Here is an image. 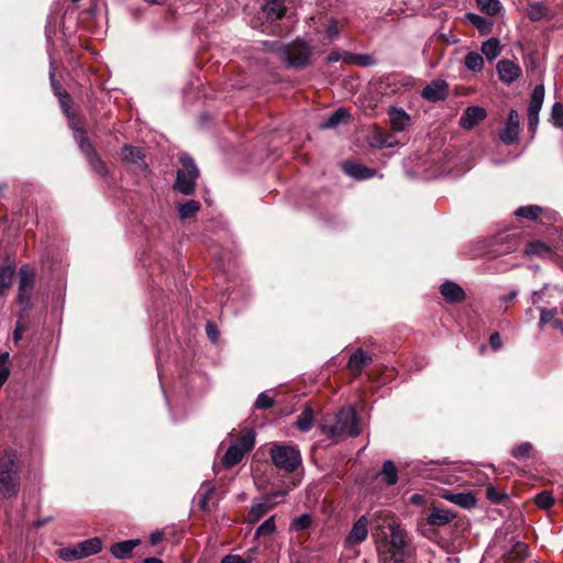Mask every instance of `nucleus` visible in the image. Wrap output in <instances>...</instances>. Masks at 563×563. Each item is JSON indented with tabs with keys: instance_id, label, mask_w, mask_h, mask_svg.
I'll use <instances>...</instances> for the list:
<instances>
[{
	"instance_id": "obj_1",
	"label": "nucleus",
	"mask_w": 563,
	"mask_h": 563,
	"mask_svg": "<svg viewBox=\"0 0 563 563\" xmlns=\"http://www.w3.org/2000/svg\"><path fill=\"white\" fill-rule=\"evenodd\" d=\"M382 563H407L409 551L405 530L394 518L387 515L384 522L377 525L373 533Z\"/></svg>"
},
{
	"instance_id": "obj_2",
	"label": "nucleus",
	"mask_w": 563,
	"mask_h": 563,
	"mask_svg": "<svg viewBox=\"0 0 563 563\" xmlns=\"http://www.w3.org/2000/svg\"><path fill=\"white\" fill-rule=\"evenodd\" d=\"M301 397L296 393L271 389L257 396L253 410H269L273 421L291 415L298 409Z\"/></svg>"
},
{
	"instance_id": "obj_3",
	"label": "nucleus",
	"mask_w": 563,
	"mask_h": 563,
	"mask_svg": "<svg viewBox=\"0 0 563 563\" xmlns=\"http://www.w3.org/2000/svg\"><path fill=\"white\" fill-rule=\"evenodd\" d=\"M279 55L287 68L303 70L311 65L312 47L305 40L297 38L283 45Z\"/></svg>"
},
{
	"instance_id": "obj_4",
	"label": "nucleus",
	"mask_w": 563,
	"mask_h": 563,
	"mask_svg": "<svg viewBox=\"0 0 563 563\" xmlns=\"http://www.w3.org/2000/svg\"><path fill=\"white\" fill-rule=\"evenodd\" d=\"M268 453L273 465L284 473H294L301 465V453L296 445L272 442Z\"/></svg>"
},
{
	"instance_id": "obj_5",
	"label": "nucleus",
	"mask_w": 563,
	"mask_h": 563,
	"mask_svg": "<svg viewBox=\"0 0 563 563\" xmlns=\"http://www.w3.org/2000/svg\"><path fill=\"white\" fill-rule=\"evenodd\" d=\"M19 286L16 302L20 307L21 316H29L33 308L32 296L36 283V273L29 264H24L19 269Z\"/></svg>"
},
{
	"instance_id": "obj_6",
	"label": "nucleus",
	"mask_w": 563,
	"mask_h": 563,
	"mask_svg": "<svg viewBox=\"0 0 563 563\" xmlns=\"http://www.w3.org/2000/svg\"><path fill=\"white\" fill-rule=\"evenodd\" d=\"M255 437L256 434L253 429H244L236 440L229 445L225 454L221 459V464L227 468L239 464L254 448Z\"/></svg>"
},
{
	"instance_id": "obj_7",
	"label": "nucleus",
	"mask_w": 563,
	"mask_h": 563,
	"mask_svg": "<svg viewBox=\"0 0 563 563\" xmlns=\"http://www.w3.org/2000/svg\"><path fill=\"white\" fill-rule=\"evenodd\" d=\"M289 489H279L265 494L258 501L253 503L249 511V522L255 523L262 519L276 505L284 501Z\"/></svg>"
},
{
	"instance_id": "obj_8",
	"label": "nucleus",
	"mask_w": 563,
	"mask_h": 563,
	"mask_svg": "<svg viewBox=\"0 0 563 563\" xmlns=\"http://www.w3.org/2000/svg\"><path fill=\"white\" fill-rule=\"evenodd\" d=\"M78 148L92 172H95L100 177H106L109 175L110 170L107 163L99 155L96 146L91 141L85 142L84 145L79 146Z\"/></svg>"
},
{
	"instance_id": "obj_9",
	"label": "nucleus",
	"mask_w": 563,
	"mask_h": 563,
	"mask_svg": "<svg viewBox=\"0 0 563 563\" xmlns=\"http://www.w3.org/2000/svg\"><path fill=\"white\" fill-rule=\"evenodd\" d=\"M368 418V407L366 402L358 400L355 405L342 406L338 411L334 422H363Z\"/></svg>"
},
{
	"instance_id": "obj_10",
	"label": "nucleus",
	"mask_w": 563,
	"mask_h": 563,
	"mask_svg": "<svg viewBox=\"0 0 563 563\" xmlns=\"http://www.w3.org/2000/svg\"><path fill=\"white\" fill-rule=\"evenodd\" d=\"M522 254L527 258L538 257L553 262H556L559 257L555 250L541 240H528L525 244Z\"/></svg>"
},
{
	"instance_id": "obj_11",
	"label": "nucleus",
	"mask_w": 563,
	"mask_h": 563,
	"mask_svg": "<svg viewBox=\"0 0 563 563\" xmlns=\"http://www.w3.org/2000/svg\"><path fill=\"white\" fill-rule=\"evenodd\" d=\"M369 520L362 515L352 526V529L344 539V547L351 549L361 544L367 539Z\"/></svg>"
},
{
	"instance_id": "obj_12",
	"label": "nucleus",
	"mask_w": 563,
	"mask_h": 563,
	"mask_svg": "<svg viewBox=\"0 0 563 563\" xmlns=\"http://www.w3.org/2000/svg\"><path fill=\"white\" fill-rule=\"evenodd\" d=\"M520 133V118L517 110L511 109L508 113L505 128L499 133L500 141L506 145H512L518 141Z\"/></svg>"
},
{
	"instance_id": "obj_13",
	"label": "nucleus",
	"mask_w": 563,
	"mask_h": 563,
	"mask_svg": "<svg viewBox=\"0 0 563 563\" xmlns=\"http://www.w3.org/2000/svg\"><path fill=\"white\" fill-rule=\"evenodd\" d=\"M321 432L334 442L341 441L345 437H357L361 433V424H320Z\"/></svg>"
},
{
	"instance_id": "obj_14",
	"label": "nucleus",
	"mask_w": 563,
	"mask_h": 563,
	"mask_svg": "<svg viewBox=\"0 0 563 563\" xmlns=\"http://www.w3.org/2000/svg\"><path fill=\"white\" fill-rule=\"evenodd\" d=\"M449 96V84L443 79H434L427 85L421 97L428 102L444 101Z\"/></svg>"
},
{
	"instance_id": "obj_15",
	"label": "nucleus",
	"mask_w": 563,
	"mask_h": 563,
	"mask_svg": "<svg viewBox=\"0 0 563 563\" xmlns=\"http://www.w3.org/2000/svg\"><path fill=\"white\" fill-rule=\"evenodd\" d=\"M66 118L68 128L73 131L74 140L76 141L78 147L84 145L85 142H90L85 125V119L78 112L75 111Z\"/></svg>"
},
{
	"instance_id": "obj_16",
	"label": "nucleus",
	"mask_w": 563,
	"mask_h": 563,
	"mask_svg": "<svg viewBox=\"0 0 563 563\" xmlns=\"http://www.w3.org/2000/svg\"><path fill=\"white\" fill-rule=\"evenodd\" d=\"M120 157L123 163L135 165L142 170L148 169V165L144 162L145 155L140 147L124 144L120 151Z\"/></svg>"
},
{
	"instance_id": "obj_17",
	"label": "nucleus",
	"mask_w": 563,
	"mask_h": 563,
	"mask_svg": "<svg viewBox=\"0 0 563 563\" xmlns=\"http://www.w3.org/2000/svg\"><path fill=\"white\" fill-rule=\"evenodd\" d=\"M487 117V111L479 106H470L467 107L461 119L460 125L465 130H472L479 122L484 121Z\"/></svg>"
},
{
	"instance_id": "obj_18",
	"label": "nucleus",
	"mask_w": 563,
	"mask_h": 563,
	"mask_svg": "<svg viewBox=\"0 0 563 563\" xmlns=\"http://www.w3.org/2000/svg\"><path fill=\"white\" fill-rule=\"evenodd\" d=\"M440 294L448 303H460L466 299L465 290L455 282L445 280L440 286Z\"/></svg>"
},
{
	"instance_id": "obj_19",
	"label": "nucleus",
	"mask_w": 563,
	"mask_h": 563,
	"mask_svg": "<svg viewBox=\"0 0 563 563\" xmlns=\"http://www.w3.org/2000/svg\"><path fill=\"white\" fill-rule=\"evenodd\" d=\"M497 73L500 81L511 84L521 75V68L510 59H501L497 64Z\"/></svg>"
},
{
	"instance_id": "obj_20",
	"label": "nucleus",
	"mask_w": 563,
	"mask_h": 563,
	"mask_svg": "<svg viewBox=\"0 0 563 563\" xmlns=\"http://www.w3.org/2000/svg\"><path fill=\"white\" fill-rule=\"evenodd\" d=\"M19 477L16 474H9L7 471H0V494L4 498H11L19 492Z\"/></svg>"
},
{
	"instance_id": "obj_21",
	"label": "nucleus",
	"mask_w": 563,
	"mask_h": 563,
	"mask_svg": "<svg viewBox=\"0 0 563 563\" xmlns=\"http://www.w3.org/2000/svg\"><path fill=\"white\" fill-rule=\"evenodd\" d=\"M373 358L364 350L357 349L351 354L347 368L353 373L354 376H358L362 371L372 363Z\"/></svg>"
},
{
	"instance_id": "obj_22",
	"label": "nucleus",
	"mask_w": 563,
	"mask_h": 563,
	"mask_svg": "<svg viewBox=\"0 0 563 563\" xmlns=\"http://www.w3.org/2000/svg\"><path fill=\"white\" fill-rule=\"evenodd\" d=\"M141 543L140 539H130L111 545L110 552L118 560H125L132 555L133 550Z\"/></svg>"
},
{
	"instance_id": "obj_23",
	"label": "nucleus",
	"mask_w": 563,
	"mask_h": 563,
	"mask_svg": "<svg viewBox=\"0 0 563 563\" xmlns=\"http://www.w3.org/2000/svg\"><path fill=\"white\" fill-rule=\"evenodd\" d=\"M393 131L402 132L410 122V115L401 108L390 107L388 110Z\"/></svg>"
},
{
	"instance_id": "obj_24",
	"label": "nucleus",
	"mask_w": 563,
	"mask_h": 563,
	"mask_svg": "<svg viewBox=\"0 0 563 563\" xmlns=\"http://www.w3.org/2000/svg\"><path fill=\"white\" fill-rule=\"evenodd\" d=\"M343 172L355 179H368L375 174L374 169L350 161L344 162Z\"/></svg>"
},
{
	"instance_id": "obj_25",
	"label": "nucleus",
	"mask_w": 563,
	"mask_h": 563,
	"mask_svg": "<svg viewBox=\"0 0 563 563\" xmlns=\"http://www.w3.org/2000/svg\"><path fill=\"white\" fill-rule=\"evenodd\" d=\"M196 178H190L185 170H177L174 189L185 196H191L196 192Z\"/></svg>"
},
{
	"instance_id": "obj_26",
	"label": "nucleus",
	"mask_w": 563,
	"mask_h": 563,
	"mask_svg": "<svg viewBox=\"0 0 563 563\" xmlns=\"http://www.w3.org/2000/svg\"><path fill=\"white\" fill-rule=\"evenodd\" d=\"M528 554V545L525 542L517 541L514 543L512 548L504 554V563H522Z\"/></svg>"
},
{
	"instance_id": "obj_27",
	"label": "nucleus",
	"mask_w": 563,
	"mask_h": 563,
	"mask_svg": "<svg viewBox=\"0 0 563 563\" xmlns=\"http://www.w3.org/2000/svg\"><path fill=\"white\" fill-rule=\"evenodd\" d=\"M14 273V261H8L7 264L0 266V297L4 296L7 290L11 287Z\"/></svg>"
},
{
	"instance_id": "obj_28",
	"label": "nucleus",
	"mask_w": 563,
	"mask_h": 563,
	"mask_svg": "<svg viewBox=\"0 0 563 563\" xmlns=\"http://www.w3.org/2000/svg\"><path fill=\"white\" fill-rule=\"evenodd\" d=\"M527 16L531 21L538 22L542 19L551 20L553 18V13L543 2H532L529 3L527 8Z\"/></svg>"
},
{
	"instance_id": "obj_29",
	"label": "nucleus",
	"mask_w": 563,
	"mask_h": 563,
	"mask_svg": "<svg viewBox=\"0 0 563 563\" xmlns=\"http://www.w3.org/2000/svg\"><path fill=\"white\" fill-rule=\"evenodd\" d=\"M464 18L474 27H476L482 35H488L493 30L494 22L490 19L484 18L472 12L465 13Z\"/></svg>"
},
{
	"instance_id": "obj_30",
	"label": "nucleus",
	"mask_w": 563,
	"mask_h": 563,
	"mask_svg": "<svg viewBox=\"0 0 563 563\" xmlns=\"http://www.w3.org/2000/svg\"><path fill=\"white\" fill-rule=\"evenodd\" d=\"M77 545L80 559L97 554L101 551L102 543L99 538H91L79 542Z\"/></svg>"
},
{
	"instance_id": "obj_31",
	"label": "nucleus",
	"mask_w": 563,
	"mask_h": 563,
	"mask_svg": "<svg viewBox=\"0 0 563 563\" xmlns=\"http://www.w3.org/2000/svg\"><path fill=\"white\" fill-rule=\"evenodd\" d=\"M445 498L449 501H451L464 509H472V508L476 507V504H477V500L472 493L449 494V495H445Z\"/></svg>"
},
{
	"instance_id": "obj_32",
	"label": "nucleus",
	"mask_w": 563,
	"mask_h": 563,
	"mask_svg": "<svg viewBox=\"0 0 563 563\" xmlns=\"http://www.w3.org/2000/svg\"><path fill=\"white\" fill-rule=\"evenodd\" d=\"M453 518H454V515L450 510H444V509L434 507L431 510V512L429 514L427 521L431 526L441 527V526H445L446 523L452 521Z\"/></svg>"
},
{
	"instance_id": "obj_33",
	"label": "nucleus",
	"mask_w": 563,
	"mask_h": 563,
	"mask_svg": "<svg viewBox=\"0 0 563 563\" xmlns=\"http://www.w3.org/2000/svg\"><path fill=\"white\" fill-rule=\"evenodd\" d=\"M544 86L537 85L531 93L530 102L528 106V114H539L544 100Z\"/></svg>"
},
{
	"instance_id": "obj_34",
	"label": "nucleus",
	"mask_w": 563,
	"mask_h": 563,
	"mask_svg": "<svg viewBox=\"0 0 563 563\" xmlns=\"http://www.w3.org/2000/svg\"><path fill=\"white\" fill-rule=\"evenodd\" d=\"M382 481L388 485H395L398 481V472L395 463L390 460H386L383 463L382 471L379 473Z\"/></svg>"
},
{
	"instance_id": "obj_35",
	"label": "nucleus",
	"mask_w": 563,
	"mask_h": 563,
	"mask_svg": "<svg viewBox=\"0 0 563 563\" xmlns=\"http://www.w3.org/2000/svg\"><path fill=\"white\" fill-rule=\"evenodd\" d=\"M350 118V113L345 108H339L327 118L320 126L322 129H333Z\"/></svg>"
},
{
	"instance_id": "obj_36",
	"label": "nucleus",
	"mask_w": 563,
	"mask_h": 563,
	"mask_svg": "<svg viewBox=\"0 0 563 563\" xmlns=\"http://www.w3.org/2000/svg\"><path fill=\"white\" fill-rule=\"evenodd\" d=\"M179 162L183 166L180 170H185L186 175L190 178L198 179L200 177V170L196 165L195 159L187 153H184L179 156Z\"/></svg>"
},
{
	"instance_id": "obj_37",
	"label": "nucleus",
	"mask_w": 563,
	"mask_h": 563,
	"mask_svg": "<svg viewBox=\"0 0 563 563\" xmlns=\"http://www.w3.org/2000/svg\"><path fill=\"white\" fill-rule=\"evenodd\" d=\"M482 53L488 60L495 59L500 54V42L497 37H490L482 44Z\"/></svg>"
},
{
	"instance_id": "obj_38",
	"label": "nucleus",
	"mask_w": 563,
	"mask_h": 563,
	"mask_svg": "<svg viewBox=\"0 0 563 563\" xmlns=\"http://www.w3.org/2000/svg\"><path fill=\"white\" fill-rule=\"evenodd\" d=\"M200 202L197 200H188L178 206V214L183 220L190 219L200 210Z\"/></svg>"
},
{
	"instance_id": "obj_39",
	"label": "nucleus",
	"mask_w": 563,
	"mask_h": 563,
	"mask_svg": "<svg viewBox=\"0 0 563 563\" xmlns=\"http://www.w3.org/2000/svg\"><path fill=\"white\" fill-rule=\"evenodd\" d=\"M372 140V145L379 148L393 147L397 143L393 134L384 131L375 132Z\"/></svg>"
},
{
	"instance_id": "obj_40",
	"label": "nucleus",
	"mask_w": 563,
	"mask_h": 563,
	"mask_svg": "<svg viewBox=\"0 0 563 563\" xmlns=\"http://www.w3.org/2000/svg\"><path fill=\"white\" fill-rule=\"evenodd\" d=\"M477 8L485 14L495 16L501 10L499 0H476Z\"/></svg>"
},
{
	"instance_id": "obj_41",
	"label": "nucleus",
	"mask_w": 563,
	"mask_h": 563,
	"mask_svg": "<svg viewBox=\"0 0 563 563\" xmlns=\"http://www.w3.org/2000/svg\"><path fill=\"white\" fill-rule=\"evenodd\" d=\"M464 65L468 70L473 73H478L484 67V58L481 54L476 52H470L466 54L464 58Z\"/></svg>"
},
{
	"instance_id": "obj_42",
	"label": "nucleus",
	"mask_w": 563,
	"mask_h": 563,
	"mask_svg": "<svg viewBox=\"0 0 563 563\" xmlns=\"http://www.w3.org/2000/svg\"><path fill=\"white\" fill-rule=\"evenodd\" d=\"M343 59L347 64H355L363 67L371 66L374 64L373 56L367 54H353L346 52L343 56Z\"/></svg>"
},
{
	"instance_id": "obj_43",
	"label": "nucleus",
	"mask_w": 563,
	"mask_h": 563,
	"mask_svg": "<svg viewBox=\"0 0 563 563\" xmlns=\"http://www.w3.org/2000/svg\"><path fill=\"white\" fill-rule=\"evenodd\" d=\"M263 12L266 15L267 20L277 21L280 20L286 14V8L284 4H272L265 3L263 7Z\"/></svg>"
},
{
	"instance_id": "obj_44",
	"label": "nucleus",
	"mask_w": 563,
	"mask_h": 563,
	"mask_svg": "<svg viewBox=\"0 0 563 563\" xmlns=\"http://www.w3.org/2000/svg\"><path fill=\"white\" fill-rule=\"evenodd\" d=\"M27 318L29 316H21V311H19L18 320L15 322V328L12 335V340L15 346H18L22 340L23 332L29 329Z\"/></svg>"
},
{
	"instance_id": "obj_45",
	"label": "nucleus",
	"mask_w": 563,
	"mask_h": 563,
	"mask_svg": "<svg viewBox=\"0 0 563 563\" xmlns=\"http://www.w3.org/2000/svg\"><path fill=\"white\" fill-rule=\"evenodd\" d=\"M558 313L556 307L551 309L540 308L539 328L543 330L548 324L553 327L554 320L558 319Z\"/></svg>"
},
{
	"instance_id": "obj_46",
	"label": "nucleus",
	"mask_w": 563,
	"mask_h": 563,
	"mask_svg": "<svg viewBox=\"0 0 563 563\" xmlns=\"http://www.w3.org/2000/svg\"><path fill=\"white\" fill-rule=\"evenodd\" d=\"M542 208L539 206H525L520 207L516 210L515 214L517 217L527 218L530 220H537L541 214Z\"/></svg>"
},
{
	"instance_id": "obj_47",
	"label": "nucleus",
	"mask_w": 563,
	"mask_h": 563,
	"mask_svg": "<svg viewBox=\"0 0 563 563\" xmlns=\"http://www.w3.org/2000/svg\"><path fill=\"white\" fill-rule=\"evenodd\" d=\"M532 450L533 445L530 442H522L511 450V455L515 459L522 461L530 456Z\"/></svg>"
},
{
	"instance_id": "obj_48",
	"label": "nucleus",
	"mask_w": 563,
	"mask_h": 563,
	"mask_svg": "<svg viewBox=\"0 0 563 563\" xmlns=\"http://www.w3.org/2000/svg\"><path fill=\"white\" fill-rule=\"evenodd\" d=\"M275 516H272L256 528L255 536L257 538L271 536L275 532Z\"/></svg>"
},
{
	"instance_id": "obj_49",
	"label": "nucleus",
	"mask_w": 563,
	"mask_h": 563,
	"mask_svg": "<svg viewBox=\"0 0 563 563\" xmlns=\"http://www.w3.org/2000/svg\"><path fill=\"white\" fill-rule=\"evenodd\" d=\"M550 121L555 128L563 129V104L555 102L551 109Z\"/></svg>"
},
{
	"instance_id": "obj_50",
	"label": "nucleus",
	"mask_w": 563,
	"mask_h": 563,
	"mask_svg": "<svg viewBox=\"0 0 563 563\" xmlns=\"http://www.w3.org/2000/svg\"><path fill=\"white\" fill-rule=\"evenodd\" d=\"M214 487L211 483H203L200 488V500L199 505L203 510L208 509V499L211 493L213 492Z\"/></svg>"
},
{
	"instance_id": "obj_51",
	"label": "nucleus",
	"mask_w": 563,
	"mask_h": 563,
	"mask_svg": "<svg viewBox=\"0 0 563 563\" xmlns=\"http://www.w3.org/2000/svg\"><path fill=\"white\" fill-rule=\"evenodd\" d=\"M302 408V412L297 417L295 422H313L314 419V410L311 406H308L307 402L299 406Z\"/></svg>"
},
{
	"instance_id": "obj_52",
	"label": "nucleus",
	"mask_w": 563,
	"mask_h": 563,
	"mask_svg": "<svg viewBox=\"0 0 563 563\" xmlns=\"http://www.w3.org/2000/svg\"><path fill=\"white\" fill-rule=\"evenodd\" d=\"M15 467V455L12 452H7L4 459L1 461L0 471H7L9 474H16Z\"/></svg>"
},
{
	"instance_id": "obj_53",
	"label": "nucleus",
	"mask_w": 563,
	"mask_h": 563,
	"mask_svg": "<svg viewBox=\"0 0 563 563\" xmlns=\"http://www.w3.org/2000/svg\"><path fill=\"white\" fill-rule=\"evenodd\" d=\"M486 496L494 504H500L507 497L505 492H498L492 485L487 486Z\"/></svg>"
},
{
	"instance_id": "obj_54",
	"label": "nucleus",
	"mask_w": 563,
	"mask_h": 563,
	"mask_svg": "<svg viewBox=\"0 0 563 563\" xmlns=\"http://www.w3.org/2000/svg\"><path fill=\"white\" fill-rule=\"evenodd\" d=\"M536 503L540 508L547 509L553 505L554 498L552 494L543 492L536 496Z\"/></svg>"
},
{
	"instance_id": "obj_55",
	"label": "nucleus",
	"mask_w": 563,
	"mask_h": 563,
	"mask_svg": "<svg viewBox=\"0 0 563 563\" xmlns=\"http://www.w3.org/2000/svg\"><path fill=\"white\" fill-rule=\"evenodd\" d=\"M311 526V517L308 514H302L298 518L294 519L292 528L295 530H306Z\"/></svg>"
},
{
	"instance_id": "obj_56",
	"label": "nucleus",
	"mask_w": 563,
	"mask_h": 563,
	"mask_svg": "<svg viewBox=\"0 0 563 563\" xmlns=\"http://www.w3.org/2000/svg\"><path fill=\"white\" fill-rule=\"evenodd\" d=\"M59 558L63 559L64 561L80 560L77 545L59 550Z\"/></svg>"
},
{
	"instance_id": "obj_57",
	"label": "nucleus",
	"mask_w": 563,
	"mask_h": 563,
	"mask_svg": "<svg viewBox=\"0 0 563 563\" xmlns=\"http://www.w3.org/2000/svg\"><path fill=\"white\" fill-rule=\"evenodd\" d=\"M59 107L65 117H68L71 112H74L70 108V103L73 98L69 93H65L62 97H58Z\"/></svg>"
},
{
	"instance_id": "obj_58",
	"label": "nucleus",
	"mask_w": 563,
	"mask_h": 563,
	"mask_svg": "<svg viewBox=\"0 0 563 563\" xmlns=\"http://www.w3.org/2000/svg\"><path fill=\"white\" fill-rule=\"evenodd\" d=\"M49 80H51V86H52V90L54 92V95L58 98V97H62L63 95L65 93H68L60 85V82L55 78V73L52 71L49 74Z\"/></svg>"
},
{
	"instance_id": "obj_59",
	"label": "nucleus",
	"mask_w": 563,
	"mask_h": 563,
	"mask_svg": "<svg viewBox=\"0 0 563 563\" xmlns=\"http://www.w3.org/2000/svg\"><path fill=\"white\" fill-rule=\"evenodd\" d=\"M325 33L330 40H334V38L339 37L340 30H339L338 21L335 19L330 20V22L327 26Z\"/></svg>"
},
{
	"instance_id": "obj_60",
	"label": "nucleus",
	"mask_w": 563,
	"mask_h": 563,
	"mask_svg": "<svg viewBox=\"0 0 563 563\" xmlns=\"http://www.w3.org/2000/svg\"><path fill=\"white\" fill-rule=\"evenodd\" d=\"M206 333L209 338V340L213 343H216L219 339V330H218V327L214 322H207L206 324Z\"/></svg>"
},
{
	"instance_id": "obj_61",
	"label": "nucleus",
	"mask_w": 563,
	"mask_h": 563,
	"mask_svg": "<svg viewBox=\"0 0 563 563\" xmlns=\"http://www.w3.org/2000/svg\"><path fill=\"white\" fill-rule=\"evenodd\" d=\"M489 345L493 351L497 352L503 347V342L499 332H493L489 336Z\"/></svg>"
},
{
	"instance_id": "obj_62",
	"label": "nucleus",
	"mask_w": 563,
	"mask_h": 563,
	"mask_svg": "<svg viewBox=\"0 0 563 563\" xmlns=\"http://www.w3.org/2000/svg\"><path fill=\"white\" fill-rule=\"evenodd\" d=\"M220 563H251V560H245L238 554H227L221 559Z\"/></svg>"
},
{
	"instance_id": "obj_63",
	"label": "nucleus",
	"mask_w": 563,
	"mask_h": 563,
	"mask_svg": "<svg viewBox=\"0 0 563 563\" xmlns=\"http://www.w3.org/2000/svg\"><path fill=\"white\" fill-rule=\"evenodd\" d=\"M539 123V114H528V130L534 135Z\"/></svg>"
},
{
	"instance_id": "obj_64",
	"label": "nucleus",
	"mask_w": 563,
	"mask_h": 563,
	"mask_svg": "<svg viewBox=\"0 0 563 563\" xmlns=\"http://www.w3.org/2000/svg\"><path fill=\"white\" fill-rule=\"evenodd\" d=\"M517 297H518V290H511L507 295L500 296L499 301L510 302V301H514Z\"/></svg>"
}]
</instances>
